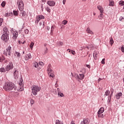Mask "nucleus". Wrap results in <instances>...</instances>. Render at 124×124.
Masks as SVG:
<instances>
[{"label":"nucleus","instance_id":"nucleus-24","mask_svg":"<svg viewBox=\"0 0 124 124\" xmlns=\"http://www.w3.org/2000/svg\"><path fill=\"white\" fill-rule=\"evenodd\" d=\"M15 57H18V58H20V56H21V54L19 52L16 51L15 53Z\"/></svg>","mask_w":124,"mask_h":124},{"label":"nucleus","instance_id":"nucleus-45","mask_svg":"<svg viewBox=\"0 0 124 124\" xmlns=\"http://www.w3.org/2000/svg\"><path fill=\"white\" fill-rule=\"evenodd\" d=\"M39 65H41V66H43V65H44V63H43V62H40Z\"/></svg>","mask_w":124,"mask_h":124},{"label":"nucleus","instance_id":"nucleus-13","mask_svg":"<svg viewBox=\"0 0 124 124\" xmlns=\"http://www.w3.org/2000/svg\"><path fill=\"white\" fill-rule=\"evenodd\" d=\"M47 4H48L49 6L53 7L56 5V2L54 1L49 0L47 2Z\"/></svg>","mask_w":124,"mask_h":124},{"label":"nucleus","instance_id":"nucleus-6","mask_svg":"<svg viewBox=\"0 0 124 124\" xmlns=\"http://www.w3.org/2000/svg\"><path fill=\"white\" fill-rule=\"evenodd\" d=\"M3 54L5 56H11V46H9L8 48H6V50L3 51Z\"/></svg>","mask_w":124,"mask_h":124},{"label":"nucleus","instance_id":"nucleus-11","mask_svg":"<svg viewBox=\"0 0 124 124\" xmlns=\"http://www.w3.org/2000/svg\"><path fill=\"white\" fill-rule=\"evenodd\" d=\"M12 33H13V38L14 39H16L18 37V32L15 30H13L12 31Z\"/></svg>","mask_w":124,"mask_h":124},{"label":"nucleus","instance_id":"nucleus-31","mask_svg":"<svg viewBox=\"0 0 124 124\" xmlns=\"http://www.w3.org/2000/svg\"><path fill=\"white\" fill-rule=\"evenodd\" d=\"M6 4V2H5V1H3L1 4V6H2V7H4Z\"/></svg>","mask_w":124,"mask_h":124},{"label":"nucleus","instance_id":"nucleus-30","mask_svg":"<svg viewBox=\"0 0 124 124\" xmlns=\"http://www.w3.org/2000/svg\"><path fill=\"white\" fill-rule=\"evenodd\" d=\"M34 67H35L36 68H37V67H38V66H39V63L38 62H35L34 63Z\"/></svg>","mask_w":124,"mask_h":124},{"label":"nucleus","instance_id":"nucleus-26","mask_svg":"<svg viewBox=\"0 0 124 124\" xmlns=\"http://www.w3.org/2000/svg\"><path fill=\"white\" fill-rule=\"evenodd\" d=\"M58 96H61V97H63L64 96L63 93H62L61 92H58Z\"/></svg>","mask_w":124,"mask_h":124},{"label":"nucleus","instance_id":"nucleus-39","mask_svg":"<svg viewBox=\"0 0 124 124\" xmlns=\"http://www.w3.org/2000/svg\"><path fill=\"white\" fill-rule=\"evenodd\" d=\"M2 23H3V18H0V27L2 25Z\"/></svg>","mask_w":124,"mask_h":124},{"label":"nucleus","instance_id":"nucleus-7","mask_svg":"<svg viewBox=\"0 0 124 124\" xmlns=\"http://www.w3.org/2000/svg\"><path fill=\"white\" fill-rule=\"evenodd\" d=\"M17 4H18V6L19 10H23L24 3L23 2V0H19L17 2Z\"/></svg>","mask_w":124,"mask_h":124},{"label":"nucleus","instance_id":"nucleus-16","mask_svg":"<svg viewBox=\"0 0 124 124\" xmlns=\"http://www.w3.org/2000/svg\"><path fill=\"white\" fill-rule=\"evenodd\" d=\"M77 76L78 79H79V80H83V79H84L85 78V75L84 74H79V75H77Z\"/></svg>","mask_w":124,"mask_h":124},{"label":"nucleus","instance_id":"nucleus-61","mask_svg":"<svg viewBox=\"0 0 124 124\" xmlns=\"http://www.w3.org/2000/svg\"><path fill=\"white\" fill-rule=\"evenodd\" d=\"M41 8H42V11H43V6H41Z\"/></svg>","mask_w":124,"mask_h":124},{"label":"nucleus","instance_id":"nucleus-53","mask_svg":"<svg viewBox=\"0 0 124 124\" xmlns=\"http://www.w3.org/2000/svg\"><path fill=\"white\" fill-rule=\"evenodd\" d=\"M70 124H75V123H74V121H72Z\"/></svg>","mask_w":124,"mask_h":124},{"label":"nucleus","instance_id":"nucleus-22","mask_svg":"<svg viewBox=\"0 0 124 124\" xmlns=\"http://www.w3.org/2000/svg\"><path fill=\"white\" fill-rule=\"evenodd\" d=\"M86 31L87 32V33H90V34H93V31H92V30H91V29H90V28H87Z\"/></svg>","mask_w":124,"mask_h":124},{"label":"nucleus","instance_id":"nucleus-64","mask_svg":"<svg viewBox=\"0 0 124 124\" xmlns=\"http://www.w3.org/2000/svg\"><path fill=\"white\" fill-rule=\"evenodd\" d=\"M87 48L88 49H89V46H87Z\"/></svg>","mask_w":124,"mask_h":124},{"label":"nucleus","instance_id":"nucleus-44","mask_svg":"<svg viewBox=\"0 0 124 124\" xmlns=\"http://www.w3.org/2000/svg\"><path fill=\"white\" fill-rule=\"evenodd\" d=\"M44 53L45 54H47V53H48V48H47V47H46Z\"/></svg>","mask_w":124,"mask_h":124},{"label":"nucleus","instance_id":"nucleus-18","mask_svg":"<svg viewBox=\"0 0 124 124\" xmlns=\"http://www.w3.org/2000/svg\"><path fill=\"white\" fill-rule=\"evenodd\" d=\"M89 124V121L86 119H83V121H81L80 124Z\"/></svg>","mask_w":124,"mask_h":124},{"label":"nucleus","instance_id":"nucleus-51","mask_svg":"<svg viewBox=\"0 0 124 124\" xmlns=\"http://www.w3.org/2000/svg\"><path fill=\"white\" fill-rule=\"evenodd\" d=\"M46 30H47V31H50V27L47 26Z\"/></svg>","mask_w":124,"mask_h":124},{"label":"nucleus","instance_id":"nucleus-27","mask_svg":"<svg viewBox=\"0 0 124 124\" xmlns=\"http://www.w3.org/2000/svg\"><path fill=\"white\" fill-rule=\"evenodd\" d=\"M119 4H120V5H121V6H124V1L123 0H120L119 2Z\"/></svg>","mask_w":124,"mask_h":124},{"label":"nucleus","instance_id":"nucleus-63","mask_svg":"<svg viewBox=\"0 0 124 124\" xmlns=\"http://www.w3.org/2000/svg\"><path fill=\"white\" fill-rule=\"evenodd\" d=\"M71 75L73 76V74L72 73H71Z\"/></svg>","mask_w":124,"mask_h":124},{"label":"nucleus","instance_id":"nucleus-37","mask_svg":"<svg viewBox=\"0 0 124 124\" xmlns=\"http://www.w3.org/2000/svg\"><path fill=\"white\" fill-rule=\"evenodd\" d=\"M9 16H10V13H7L4 14L5 17H9Z\"/></svg>","mask_w":124,"mask_h":124},{"label":"nucleus","instance_id":"nucleus-25","mask_svg":"<svg viewBox=\"0 0 124 124\" xmlns=\"http://www.w3.org/2000/svg\"><path fill=\"white\" fill-rule=\"evenodd\" d=\"M39 25L40 27L41 28V29H44V22H40Z\"/></svg>","mask_w":124,"mask_h":124},{"label":"nucleus","instance_id":"nucleus-38","mask_svg":"<svg viewBox=\"0 0 124 124\" xmlns=\"http://www.w3.org/2000/svg\"><path fill=\"white\" fill-rule=\"evenodd\" d=\"M13 12L15 16H18V12L17 11H14Z\"/></svg>","mask_w":124,"mask_h":124},{"label":"nucleus","instance_id":"nucleus-49","mask_svg":"<svg viewBox=\"0 0 124 124\" xmlns=\"http://www.w3.org/2000/svg\"><path fill=\"white\" fill-rule=\"evenodd\" d=\"M60 45H61V46H62V45H63V43H62V42H60Z\"/></svg>","mask_w":124,"mask_h":124},{"label":"nucleus","instance_id":"nucleus-29","mask_svg":"<svg viewBox=\"0 0 124 124\" xmlns=\"http://www.w3.org/2000/svg\"><path fill=\"white\" fill-rule=\"evenodd\" d=\"M109 43L111 44V46H112L113 44H114V40H113V38H111L109 41Z\"/></svg>","mask_w":124,"mask_h":124},{"label":"nucleus","instance_id":"nucleus-40","mask_svg":"<svg viewBox=\"0 0 124 124\" xmlns=\"http://www.w3.org/2000/svg\"><path fill=\"white\" fill-rule=\"evenodd\" d=\"M30 102H31V105L34 104V100L31 99L30 100Z\"/></svg>","mask_w":124,"mask_h":124},{"label":"nucleus","instance_id":"nucleus-58","mask_svg":"<svg viewBox=\"0 0 124 124\" xmlns=\"http://www.w3.org/2000/svg\"><path fill=\"white\" fill-rule=\"evenodd\" d=\"M44 46H45V47H46V46H47V44H45Z\"/></svg>","mask_w":124,"mask_h":124},{"label":"nucleus","instance_id":"nucleus-50","mask_svg":"<svg viewBox=\"0 0 124 124\" xmlns=\"http://www.w3.org/2000/svg\"><path fill=\"white\" fill-rule=\"evenodd\" d=\"M66 0H63V4H65V1H66Z\"/></svg>","mask_w":124,"mask_h":124},{"label":"nucleus","instance_id":"nucleus-23","mask_svg":"<svg viewBox=\"0 0 124 124\" xmlns=\"http://www.w3.org/2000/svg\"><path fill=\"white\" fill-rule=\"evenodd\" d=\"M20 15L22 16V17H25L26 16V12L22 10H20Z\"/></svg>","mask_w":124,"mask_h":124},{"label":"nucleus","instance_id":"nucleus-9","mask_svg":"<svg viewBox=\"0 0 124 124\" xmlns=\"http://www.w3.org/2000/svg\"><path fill=\"white\" fill-rule=\"evenodd\" d=\"M20 82L19 83V87L17 88V92H23V91H24V87L23 84V80H21L20 79Z\"/></svg>","mask_w":124,"mask_h":124},{"label":"nucleus","instance_id":"nucleus-1","mask_svg":"<svg viewBox=\"0 0 124 124\" xmlns=\"http://www.w3.org/2000/svg\"><path fill=\"white\" fill-rule=\"evenodd\" d=\"M3 89L7 92H16L17 91V87L15 86V84L10 82L5 83Z\"/></svg>","mask_w":124,"mask_h":124},{"label":"nucleus","instance_id":"nucleus-46","mask_svg":"<svg viewBox=\"0 0 124 124\" xmlns=\"http://www.w3.org/2000/svg\"><path fill=\"white\" fill-rule=\"evenodd\" d=\"M121 50H122V52H123L124 53V46H122V47H121Z\"/></svg>","mask_w":124,"mask_h":124},{"label":"nucleus","instance_id":"nucleus-56","mask_svg":"<svg viewBox=\"0 0 124 124\" xmlns=\"http://www.w3.org/2000/svg\"><path fill=\"white\" fill-rule=\"evenodd\" d=\"M80 51H83V47H81V48L80 49Z\"/></svg>","mask_w":124,"mask_h":124},{"label":"nucleus","instance_id":"nucleus-2","mask_svg":"<svg viewBox=\"0 0 124 124\" xmlns=\"http://www.w3.org/2000/svg\"><path fill=\"white\" fill-rule=\"evenodd\" d=\"M3 34L1 37V39L4 42H7L9 40V31L6 27H4L3 30Z\"/></svg>","mask_w":124,"mask_h":124},{"label":"nucleus","instance_id":"nucleus-48","mask_svg":"<svg viewBox=\"0 0 124 124\" xmlns=\"http://www.w3.org/2000/svg\"><path fill=\"white\" fill-rule=\"evenodd\" d=\"M123 19H124V17L121 16V17L119 18V21H122V20H123Z\"/></svg>","mask_w":124,"mask_h":124},{"label":"nucleus","instance_id":"nucleus-17","mask_svg":"<svg viewBox=\"0 0 124 124\" xmlns=\"http://www.w3.org/2000/svg\"><path fill=\"white\" fill-rule=\"evenodd\" d=\"M123 95V93H118L116 94L115 95L116 98L117 99H119L121 98V96Z\"/></svg>","mask_w":124,"mask_h":124},{"label":"nucleus","instance_id":"nucleus-59","mask_svg":"<svg viewBox=\"0 0 124 124\" xmlns=\"http://www.w3.org/2000/svg\"><path fill=\"white\" fill-rule=\"evenodd\" d=\"M25 43H26V41H24L22 43V44H25Z\"/></svg>","mask_w":124,"mask_h":124},{"label":"nucleus","instance_id":"nucleus-57","mask_svg":"<svg viewBox=\"0 0 124 124\" xmlns=\"http://www.w3.org/2000/svg\"><path fill=\"white\" fill-rule=\"evenodd\" d=\"M18 43L19 44H21V43H22V42H21V41H18Z\"/></svg>","mask_w":124,"mask_h":124},{"label":"nucleus","instance_id":"nucleus-47","mask_svg":"<svg viewBox=\"0 0 124 124\" xmlns=\"http://www.w3.org/2000/svg\"><path fill=\"white\" fill-rule=\"evenodd\" d=\"M71 53H72V54L73 55H75L76 53H75V51H74V50H71Z\"/></svg>","mask_w":124,"mask_h":124},{"label":"nucleus","instance_id":"nucleus-33","mask_svg":"<svg viewBox=\"0 0 124 124\" xmlns=\"http://www.w3.org/2000/svg\"><path fill=\"white\" fill-rule=\"evenodd\" d=\"M98 18H99V19H102V18H103V13H101L99 16H98Z\"/></svg>","mask_w":124,"mask_h":124},{"label":"nucleus","instance_id":"nucleus-8","mask_svg":"<svg viewBox=\"0 0 124 124\" xmlns=\"http://www.w3.org/2000/svg\"><path fill=\"white\" fill-rule=\"evenodd\" d=\"M103 112H104V108L102 107L99 109L97 112L98 118H103V114H102Z\"/></svg>","mask_w":124,"mask_h":124},{"label":"nucleus","instance_id":"nucleus-34","mask_svg":"<svg viewBox=\"0 0 124 124\" xmlns=\"http://www.w3.org/2000/svg\"><path fill=\"white\" fill-rule=\"evenodd\" d=\"M109 94H110V91L108 90L106 91L105 93V95H106L107 96L108 95H109Z\"/></svg>","mask_w":124,"mask_h":124},{"label":"nucleus","instance_id":"nucleus-3","mask_svg":"<svg viewBox=\"0 0 124 124\" xmlns=\"http://www.w3.org/2000/svg\"><path fill=\"white\" fill-rule=\"evenodd\" d=\"M32 93L33 95H36L37 93L40 92V87L37 85H33L31 87Z\"/></svg>","mask_w":124,"mask_h":124},{"label":"nucleus","instance_id":"nucleus-62","mask_svg":"<svg viewBox=\"0 0 124 124\" xmlns=\"http://www.w3.org/2000/svg\"><path fill=\"white\" fill-rule=\"evenodd\" d=\"M22 54H25V51H23Z\"/></svg>","mask_w":124,"mask_h":124},{"label":"nucleus","instance_id":"nucleus-15","mask_svg":"<svg viewBox=\"0 0 124 124\" xmlns=\"http://www.w3.org/2000/svg\"><path fill=\"white\" fill-rule=\"evenodd\" d=\"M97 9H98V10H99L100 13H103V11H104V10L102 6L98 5L97 6Z\"/></svg>","mask_w":124,"mask_h":124},{"label":"nucleus","instance_id":"nucleus-32","mask_svg":"<svg viewBox=\"0 0 124 124\" xmlns=\"http://www.w3.org/2000/svg\"><path fill=\"white\" fill-rule=\"evenodd\" d=\"M55 124H63L62 122L60 121L59 120H56Z\"/></svg>","mask_w":124,"mask_h":124},{"label":"nucleus","instance_id":"nucleus-35","mask_svg":"<svg viewBox=\"0 0 124 124\" xmlns=\"http://www.w3.org/2000/svg\"><path fill=\"white\" fill-rule=\"evenodd\" d=\"M54 30H55V26L52 25L51 27V33L53 32L54 31Z\"/></svg>","mask_w":124,"mask_h":124},{"label":"nucleus","instance_id":"nucleus-52","mask_svg":"<svg viewBox=\"0 0 124 124\" xmlns=\"http://www.w3.org/2000/svg\"><path fill=\"white\" fill-rule=\"evenodd\" d=\"M100 81H101V78H99V79H98V83H99V82H100Z\"/></svg>","mask_w":124,"mask_h":124},{"label":"nucleus","instance_id":"nucleus-10","mask_svg":"<svg viewBox=\"0 0 124 124\" xmlns=\"http://www.w3.org/2000/svg\"><path fill=\"white\" fill-rule=\"evenodd\" d=\"M42 19H45V17L43 15H38L36 17L35 23L38 24L40 20H42Z\"/></svg>","mask_w":124,"mask_h":124},{"label":"nucleus","instance_id":"nucleus-14","mask_svg":"<svg viewBox=\"0 0 124 124\" xmlns=\"http://www.w3.org/2000/svg\"><path fill=\"white\" fill-rule=\"evenodd\" d=\"M24 58L26 61H29L30 59H31V53L27 54L25 55Z\"/></svg>","mask_w":124,"mask_h":124},{"label":"nucleus","instance_id":"nucleus-60","mask_svg":"<svg viewBox=\"0 0 124 124\" xmlns=\"http://www.w3.org/2000/svg\"><path fill=\"white\" fill-rule=\"evenodd\" d=\"M95 13H93V15H94V16H95Z\"/></svg>","mask_w":124,"mask_h":124},{"label":"nucleus","instance_id":"nucleus-41","mask_svg":"<svg viewBox=\"0 0 124 124\" xmlns=\"http://www.w3.org/2000/svg\"><path fill=\"white\" fill-rule=\"evenodd\" d=\"M62 24H63V25H66L67 24V21L66 20H64L62 21Z\"/></svg>","mask_w":124,"mask_h":124},{"label":"nucleus","instance_id":"nucleus-5","mask_svg":"<svg viewBox=\"0 0 124 124\" xmlns=\"http://www.w3.org/2000/svg\"><path fill=\"white\" fill-rule=\"evenodd\" d=\"M14 68V65H13V62H10L8 65L5 66V69L7 71H10V70H12Z\"/></svg>","mask_w":124,"mask_h":124},{"label":"nucleus","instance_id":"nucleus-21","mask_svg":"<svg viewBox=\"0 0 124 124\" xmlns=\"http://www.w3.org/2000/svg\"><path fill=\"white\" fill-rule=\"evenodd\" d=\"M109 6H114L115 4L113 0H109Z\"/></svg>","mask_w":124,"mask_h":124},{"label":"nucleus","instance_id":"nucleus-42","mask_svg":"<svg viewBox=\"0 0 124 124\" xmlns=\"http://www.w3.org/2000/svg\"><path fill=\"white\" fill-rule=\"evenodd\" d=\"M105 59H103L102 61H101V63H102V64H105Z\"/></svg>","mask_w":124,"mask_h":124},{"label":"nucleus","instance_id":"nucleus-43","mask_svg":"<svg viewBox=\"0 0 124 124\" xmlns=\"http://www.w3.org/2000/svg\"><path fill=\"white\" fill-rule=\"evenodd\" d=\"M29 31L28 29H26L24 31V32L26 33V34H28V33H29Z\"/></svg>","mask_w":124,"mask_h":124},{"label":"nucleus","instance_id":"nucleus-55","mask_svg":"<svg viewBox=\"0 0 124 124\" xmlns=\"http://www.w3.org/2000/svg\"><path fill=\"white\" fill-rule=\"evenodd\" d=\"M67 51H68L69 53H70V52H71V50L70 49H68Z\"/></svg>","mask_w":124,"mask_h":124},{"label":"nucleus","instance_id":"nucleus-28","mask_svg":"<svg viewBox=\"0 0 124 124\" xmlns=\"http://www.w3.org/2000/svg\"><path fill=\"white\" fill-rule=\"evenodd\" d=\"M46 11L48 12V13H50V12H51V9H50L48 6H46Z\"/></svg>","mask_w":124,"mask_h":124},{"label":"nucleus","instance_id":"nucleus-36","mask_svg":"<svg viewBox=\"0 0 124 124\" xmlns=\"http://www.w3.org/2000/svg\"><path fill=\"white\" fill-rule=\"evenodd\" d=\"M34 45V43L31 42V45L30 46V47L31 49H32Z\"/></svg>","mask_w":124,"mask_h":124},{"label":"nucleus","instance_id":"nucleus-20","mask_svg":"<svg viewBox=\"0 0 124 124\" xmlns=\"http://www.w3.org/2000/svg\"><path fill=\"white\" fill-rule=\"evenodd\" d=\"M97 55H98V52L97 51H94L93 53V57L94 59H97Z\"/></svg>","mask_w":124,"mask_h":124},{"label":"nucleus","instance_id":"nucleus-12","mask_svg":"<svg viewBox=\"0 0 124 124\" xmlns=\"http://www.w3.org/2000/svg\"><path fill=\"white\" fill-rule=\"evenodd\" d=\"M14 70V77L15 79H18V78H19V71L16 69H15Z\"/></svg>","mask_w":124,"mask_h":124},{"label":"nucleus","instance_id":"nucleus-54","mask_svg":"<svg viewBox=\"0 0 124 124\" xmlns=\"http://www.w3.org/2000/svg\"><path fill=\"white\" fill-rule=\"evenodd\" d=\"M86 66H87V67H88V68H90V65L87 64V65H86Z\"/></svg>","mask_w":124,"mask_h":124},{"label":"nucleus","instance_id":"nucleus-19","mask_svg":"<svg viewBox=\"0 0 124 124\" xmlns=\"http://www.w3.org/2000/svg\"><path fill=\"white\" fill-rule=\"evenodd\" d=\"M7 70H6V69L3 67H2L0 68V72L5 73Z\"/></svg>","mask_w":124,"mask_h":124},{"label":"nucleus","instance_id":"nucleus-4","mask_svg":"<svg viewBox=\"0 0 124 124\" xmlns=\"http://www.w3.org/2000/svg\"><path fill=\"white\" fill-rule=\"evenodd\" d=\"M47 71L49 77H51L52 78H54L55 77V75L53 74V70L51 69V65L49 64L47 67Z\"/></svg>","mask_w":124,"mask_h":124}]
</instances>
